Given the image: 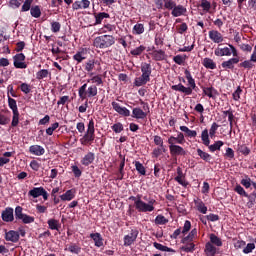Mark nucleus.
I'll use <instances>...</instances> for the list:
<instances>
[{
	"mask_svg": "<svg viewBox=\"0 0 256 256\" xmlns=\"http://www.w3.org/2000/svg\"><path fill=\"white\" fill-rule=\"evenodd\" d=\"M116 40L112 35L97 36L93 40V46L100 50H105L115 45Z\"/></svg>",
	"mask_w": 256,
	"mask_h": 256,
	"instance_id": "obj_3",
	"label": "nucleus"
},
{
	"mask_svg": "<svg viewBox=\"0 0 256 256\" xmlns=\"http://www.w3.org/2000/svg\"><path fill=\"white\" fill-rule=\"evenodd\" d=\"M7 103L9 105V108L11 109L12 113H19L17 101H15L14 98L8 96Z\"/></svg>",
	"mask_w": 256,
	"mask_h": 256,
	"instance_id": "obj_42",
	"label": "nucleus"
},
{
	"mask_svg": "<svg viewBox=\"0 0 256 256\" xmlns=\"http://www.w3.org/2000/svg\"><path fill=\"white\" fill-rule=\"evenodd\" d=\"M238 151L241 155L248 156L251 154V148H249L246 144H239Z\"/></svg>",
	"mask_w": 256,
	"mask_h": 256,
	"instance_id": "obj_49",
	"label": "nucleus"
},
{
	"mask_svg": "<svg viewBox=\"0 0 256 256\" xmlns=\"http://www.w3.org/2000/svg\"><path fill=\"white\" fill-rule=\"evenodd\" d=\"M19 89L21 90L22 93L24 94H30L32 91L31 85L28 83L22 82L21 85L19 86Z\"/></svg>",
	"mask_w": 256,
	"mask_h": 256,
	"instance_id": "obj_59",
	"label": "nucleus"
},
{
	"mask_svg": "<svg viewBox=\"0 0 256 256\" xmlns=\"http://www.w3.org/2000/svg\"><path fill=\"white\" fill-rule=\"evenodd\" d=\"M33 2H34V0H25L24 4H22V6H21V12L30 11L32 9Z\"/></svg>",
	"mask_w": 256,
	"mask_h": 256,
	"instance_id": "obj_58",
	"label": "nucleus"
},
{
	"mask_svg": "<svg viewBox=\"0 0 256 256\" xmlns=\"http://www.w3.org/2000/svg\"><path fill=\"white\" fill-rule=\"evenodd\" d=\"M94 18L96 19L95 25H100L103 19H110V14H108L107 12H99L94 15Z\"/></svg>",
	"mask_w": 256,
	"mask_h": 256,
	"instance_id": "obj_36",
	"label": "nucleus"
},
{
	"mask_svg": "<svg viewBox=\"0 0 256 256\" xmlns=\"http://www.w3.org/2000/svg\"><path fill=\"white\" fill-rule=\"evenodd\" d=\"M245 198H248V207L252 208L256 204V191H253L250 195L246 193V196H243Z\"/></svg>",
	"mask_w": 256,
	"mask_h": 256,
	"instance_id": "obj_48",
	"label": "nucleus"
},
{
	"mask_svg": "<svg viewBox=\"0 0 256 256\" xmlns=\"http://www.w3.org/2000/svg\"><path fill=\"white\" fill-rule=\"evenodd\" d=\"M214 55L217 57H230L232 56V52H230V47H222V44H219V46L215 48Z\"/></svg>",
	"mask_w": 256,
	"mask_h": 256,
	"instance_id": "obj_15",
	"label": "nucleus"
},
{
	"mask_svg": "<svg viewBox=\"0 0 256 256\" xmlns=\"http://www.w3.org/2000/svg\"><path fill=\"white\" fill-rule=\"evenodd\" d=\"M132 117L136 120H144L147 117V112H145L139 107H136L132 110Z\"/></svg>",
	"mask_w": 256,
	"mask_h": 256,
	"instance_id": "obj_24",
	"label": "nucleus"
},
{
	"mask_svg": "<svg viewBox=\"0 0 256 256\" xmlns=\"http://www.w3.org/2000/svg\"><path fill=\"white\" fill-rule=\"evenodd\" d=\"M82 248L78 246L76 243H73L72 245L68 246V248H65V251H68L69 253H73L75 255H78L81 253Z\"/></svg>",
	"mask_w": 256,
	"mask_h": 256,
	"instance_id": "obj_43",
	"label": "nucleus"
},
{
	"mask_svg": "<svg viewBox=\"0 0 256 256\" xmlns=\"http://www.w3.org/2000/svg\"><path fill=\"white\" fill-rule=\"evenodd\" d=\"M12 60L14 61V67L16 69L23 70L28 68L27 63H25V55L23 53L14 55V57H12Z\"/></svg>",
	"mask_w": 256,
	"mask_h": 256,
	"instance_id": "obj_7",
	"label": "nucleus"
},
{
	"mask_svg": "<svg viewBox=\"0 0 256 256\" xmlns=\"http://www.w3.org/2000/svg\"><path fill=\"white\" fill-rule=\"evenodd\" d=\"M150 77V75L142 74L140 77L134 79V86L141 87L146 85L148 82H150Z\"/></svg>",
	"mask_w": 256,
	"mask_h": 256,
	"instance_id": "obj_21",
	"label": "nucleus"
},
{
	"mask_svg": "<svg viewBox=\"0 0 256 256\" xmlns=\"http://www.w3.org/2000/svg\"><path fill=\"white\" fill-rule=\"evenodd\" d=\"M177 6L178 5L173 0L163 1V5H162V7H165V9H167V10H173V8H175Z\"/></svg>",
	"mask_w": 256,
	"mask_h": 256,
	"instance_id": "obj_60",
	"label": "nucleus"
},
{
	"mask_svg": "<svg viewBox=\"0 0 256 256\" xmlns=\"http://www.w3.org/2000/svg\"><path fill=\"white\" fill-rule=\"evenodd\" d=\"M145 32L144 24H136L133 26V35H142Z\"/></svg>",
	"mask_w": 256,
	"mask_h": 256,
	"instance_id": "obj_52",
	"label": "nucleus"
},
{
	"mask_svg": "<svg viewBox=\"0 0 256 256\" xmlns=\"http://www.w3.org/2000/svg\"><path fill=\"white\" fill-rule=\"evenodd\" d=\"M94 161H95V153H93V152H88L87 154H85V156L82 158V160H80V163H82V165H83L84 167H88V166H90Z\"/></svg>",
	"mask_w": 256,
	"mask_h": 256,
	"instance_id": "obj_22",
	"label": "nucleus"
},
{
	"mask_svg": "<svg viewBox=\"0 0 256 256\" xmlns=\"http://www.w3.org/2000/svg\"><path fill=\"white\" fill-rule=\"evenodd\" d=\"M5 241H9L11 243H18L20 240L19 232L15 230H5Z\"/></svg>",
	"mask_w": 256,
	"mask_h": 256,
	"instance_id": "obj_14",
	"label": "nucleus"
},
{
	"mask_svg": "<svg viewBox=\"0 0 256 256\" xmlns=\"http://www.w3.org/2000/svg\"><path fill=\"white\" fill-rule=\"evenodd\" d=\"M128 39L132 40L133 36H131V35L121 36L118 38V43L121 44L124 49H126L128 47V44H127Z\"/></svg>",
	"mask_w": 256,
	"mask_h": 256,
	"instance_id": "obj_55",
	"label": "nucleus"
},
{
	"mask_svg": "<svg viewBox=\"0 0 256 256\" xmlns=\"http://www.w3.org/2000/svg\"><path fill=\"white\" fill-rule=\"evenodd\" d=\"M208 243H210L211 245H214L216 247H222L223 246L222 239L219 238L215 234H210V242H208Z\"/></svg>",
	"mask_w": 256,
	"mask_h": 256,
	"instance_id": "obj_40",
	"label": "nucleus"
},
{
	"mask_svg": "<svg viewBox=\"0 0 256 256\" xmlns=\"http://www.w3.org/2000/svg\"><path fill=\"white\" fill-rule=\"evenodd\" d=\"M113 110L122 117H130L131 112L126 107H122L118 102L111 103Z\"/></svg>",
	"mask_w": 256,
	"mask_h": 256,
	"instance_id": "obj_10",
	"label": "nucleus"
},
{
	"mask_svg": "<svg viewBox=\"0 0 256 256\" xmlns=\"http://www.w3.org/2000/svg\"><path fill=\"white\" fill-rule=\"evenodd\" d=\"M139 236V230L134 229L131 230V233L124 236L123 241H124V246L130 247L131 245H134L137 237Z\"/></svg>",
	"mask_w": 256,
	"mask_h": 256,
	"instance_id": "obj_8",
	"label": "nucleus"
},
{
	"mask_svg": "<svg viewBox=\"0 0 256 256\" xmlns=\"http://www.w3.org/2000/svg\"><path fill=\"white\" fill-rule=\"evenodd\" d=\"M152 58L156 62H161L165 60V52L163 50H155L152 52Z\"/></svg>",
	"mask_w": 256,
	"mask_h": 256,
	"instance_id": "obj_33",
	"label": "nucleus"
},
{
	"mask_svg": "<svg viewBox=\"0 0 256 256\" xmlns=\"http://www.w3.org/2000/svg\"><path fill=\"white\" fill-rule=\"evenodd\" d=\"M204 252L206 256H215L217 255V247L212 245L210 242H206Z\"/></svg>",
	"mask_w": 256,
	"mask_h": 256,
	"instance_id": "obj_28",
	"label": "nucleus"
},
{
	"mask_svg": "<svg viewBox=\"0 0 256 256\" xmlns=\"http://www.w3.org/2000/svg\"><path fill=\"white\" fill-rule=\"evenodd\" d=\"M201 89L204 96L209 97L212 100L217 99V97L219 96L218 90L215 89L213 86H210V87L201 86Z\"/></svg>",
	"mask_w": 256,
	"mask_h": 256,
	"instance_id": "obj_11",
	"label": "nucleus"
},
{
	"mask_svg": "<svg viewBox=\"0 0 256 256\" xmlns=\"http://www.w3.org/2000/svg\"><path fill=\"white\" fill-rule=\"evenodd\" d=\"M256 62L252 61V60H244L243 62L238 64L239 68H243L244 70H253L255 68V64Z\"/></svg>",
	"mask_w": 256,
	"mask_h": 256,
	"instance_id": "obj_30",
	"label": "nucleus"
},
{
	"mask_svg": "<svg viewBox=\"0 0 256 256\" xmlns=\"http://www.w3.org/2000/svg\"><path fill=\"white\" fill-rule=\"evenodd\" d=\"M184 246H181V251L184 253H194L195 252V244L193 242L183 243Z\"/></svg>",
	"mask_w": 256,
	"mask_h": 256,
	"instance_id": "obj_35",
	"label": "nucleus"
},
{
	"mask_svg": "<svg viewBox=\"0 0 256 256\" xmlns=\"http://www.w3.org/2000/svg\"><path fill=\"white\" fill-rule=\"evenodd\" d=\"M76 197V190L70 189L66 191L63 195H60V200L63 202H70Z\"/></svg>",
	"mask_w": 256,
	"mask_h": 256,
	"instance_id": "obj_25",
	"label": "nucleus"
},
{
	"mask_svg": "<svg viewBox=\"0 0 256 256\" xmlns=\"http://www.w3.org/2000/svg\"><path fill=\"white\" fill-rule=\"evenodd\" d=\"M209 38L212 41V43L216 44L223 43L224 41L222 33H220L218 30L209 31Z\"/></svg>",
	"mask_w": 256,
	"mask_h": 256,
	"instance_id": "obj_18",
	"label": "nucleus"
},
{
	"mask_svg": "<svg viewBox=\"0 0 256 256\" xmlns=\"http://www.w3.org/2000/svg\"><path fill=\"white\" fill-rule=\"evenodd\" d=\"M71 103V99L69 98V96H62L59 98L58 102H56V105L60 106V105H67Z\"/></svg>",
	"mask_w": 256,
	"mask_h": 256,
	"instance_id": "obj_63",
	"label": "nucleus"
},
{
	"mask_svg": "<svg viewBox=\"0 0 256 256\" xmlns=\"http://www.w3.org/2000/svg\"><path fill=\"white\" fill-rule=\"evenodd\" d=\"M114 133L119 134L123 131V125L121 122H118L111 126Z\"/></svg>",
	"mask_w": 256,
	"mask_h": 256,
	"instance_id": "obj_64",
	"label": "nucleus"
},
{
	"mask_svg": "<svg viewBox=\"0 0 256 256\" xmlns=\"http://www.w3.org/2000/svg\"><path fill=\"white\" fill-rule=\"evenodd\" d=\"M169 223V220L165 218L164 215L158 214L155 219V224L156 225H166Z\"/></svg>",
	"mask_w": 256,
	"mask_h": 256,
	"instance_id": "obj_56",
	"label": "nucleus"
},
{
	"mask_svg": "<svg viewBox=\"0 0 256 256\" xmlns=\"http://www.w3.org/2000/svg\"><path fill=\"white\" fill-rule=\"evenodd\" d=\"M30 15H31V17H33L35 19L40 18L42 15L41 6L35 5V6L31 7Z\"/></svg>",
	"mask_w": 256,
	"mask_h": 256,
	"instance_id": "obj_38",
	"label": "nucleus"
},
{
	"mask_svg": "<svg viewBox=\"0 0 256 256\" xmlns=\"http://www.w3.org/2000/svg\"><path fill=\"white\" fill-rule=\"evenodd\" d=\"M134 167H136V171L138 174L145 176L146 175V169L143 164L140 163V161H134L133 162Z\"/></svg>",
	"mask_w": 256,
	"mask_h": 256,
	"instance_id": "obj_51",
	"label": "nucleus"
},
{
	"mask_svg": "<svg viewBox=\"0 0 256 256\" xmlns=\"http://www.w3.org/2000/svg\"><path fill=\"white\" fill-rule=\"evenodd\" d=\"M95 137V121L93 118H90L87 125V132L80 138V144L83 146L91 145L92 142L95 141Z\"/></svg>",
	"mask_w": 256,
	"mask_h": 256,
	"instance_id": "obj_4",
	"label": "nucleus"
},
{
	"mask_svg": "<svg viewBox=\"0 0 256 256\" xmlns=\"http://www.w3.org/2000/svg\"><path fill=\"white\" fill-rule=\"evenodd\" d=\"M89 237L94 241V245L97 248H101L103 246V238L100 233H92L89 235Z\"/></svg>",
	"mask_w": 256,
	"mask_h": 256,
	"instance_id": "obj_26",
	"label": "nucleus"
},
{
	"mask_svg": "<svg viewBox=\"0 0 256 256\" xmlns=\"http://www.w3.org/2000/svg\"><path fill=\"white\" fill-rule=\"evenodd\" d=\"M97 64L98 61L96 59H88L87 62L83 64L85 72H92Z\"/></svg>",
	"mask_w": 256,
	"mask_h": 256,
	"instance_id": "obj_27",
	"label": "nucleus"
},
{
	"mask_svg": "<svg viewBox=\"0 0 256 256\" xmlns=\"http://www.w3.org/2000/svg\"><path fill=\"white\" fill-rule=\"evenodd\" d=\"M224 146V142L222 140L215 141L214 144H209V151L214 153L215 151H220V149Z\"/></svg>",
	"mask_w": 256,
	"mask_h": 256,
	"instance_id": "obj_39",
	"label": "nucleus"
},
{
	"mask_svg": "<svg viewBox=\"0 0 256 256\" xmlns=\"http://www.w3.org/2000/svg\"><path fill=\"white\" fill-rule=\"evenodd\" d=\"M113 110L122 117H130L131 112L126 107H122L118 102L111 103Z\"/></svg>",
	"mask_w": 256,
	"mask_h": 256,
	"instance_id": "obj_9",
	"label": "nucleus"
},
{
	"mask_svg": "<svg viewBox=\"0 0 256 256\" xmlns=\"http://www.w3.org/2000/svg\"><path fill=\"white\" fill-rule=\"evenodd\" d=\"M185 78L187 80L188 86H184L182 83H178V85H172L171 89L176 92L184 93L185 96H190L193 94V91L198 93L199 88L196 86L195 79L193 78V75H191V72L186 69L184 71Z\"/></svg>",
	"mask_w": 256,
	"mask_h": 256,
	"instance_id": "obj_1",
	"label": "nucleus"
},
{
	"mask_svg": "<svg viewBox=\"0 0 256 256\" xmlns=\"http://www.w3.org/2000/svg\"><path fill=\"white\" fill-rule=\"evenodd\" d=\"M196 152L197 155H199L200 159H202L206 163H210V161L213 160V156H211L208 152H204L200 148H197Z\"/></svg>",
	"mask_w": 256,
	"mask_h": 256,
	"instance_id": "obj_31",
	"label": "nucleus"
},
{
	"mask_svg": "<svg viewBox=\"0 0 256 256\" xmlns=\"http://www.w3.org/2000/svg\"><path fill=\"white\" fill-rule=\"evenodd\" d=\"M198 7H201L206 13L211 9V3L208 0H201V3Z\"/></svg>",
	"mask_w": 256,
	"mask_h": 256,
	"instance_id": "obj_62",
	"label": "nucleus"
},
{
	"mask_svg": "<svg viewBox=\"0 0 256 256\" xmlns=\"http://www.w3.org/2000/svg\"><path fill=\"white\" fill-rule=\"evenodd\" d=\"M98 93V89L96 85L89 86L87 89V83L80 86L78 90V96L82 100H86L87 98L96 97Z\"/></svg>",
	"mask_w": 256,
	"mask_h": 256,
	"instance_id": "obj_5",
	"label": "nucleus"
},
{
	"mask_svg": "<svg viewBox=\"0 0 256 256\" xmlns=\"http://www.w3.org/2000/svg\"><path fill=\"white\" fill-rule=\"evenodd\" d=\"M186 59H188L187 55H176L173 57V62H175L178 66H182Z\"/></svg>",
	"mask_w": 256,
	"mask_h": 256,
	"instance_id": "obj_53",
	"label": "nucleus"
},
{
	"mask_svg": "<svg viewBox=\"0 0 256 256\" xmlns=\"http://www.w3.org/2000/svg\"><path fill=\"white\" fill-rule=\"evenodd\" d=\"M45 192L43 187L40 188H33L28 192V195L33 198H39Z\"/></svg>",
	"mask_w": 256,
	"mask_h": 256,
	"instance_id": "obj_37",
	"label": "nucleus"
},
{
	"mask_svg": "<svg viewBox=\"0 0 256 256\" xmlns=\"http://www.w3.org/2000/svg\"><path fill=\"white\" fill-rule=\"evenodd\" d=\"M197 235H198V230L192 229L185 238H182L181 243L185 244L186 242H193Z\"/></svg>",
	"mask_w": 256,
	"mask_h": 256,
	"instance_id": "obj_32",
	"label": "nucleus"
},
{
	"mask_svg": "<svg viewBox=\"0 0 256 256\" xmlns=\"http://www.w3.org/2000/svg\"><path fill=\"white\" fill-rule=\"evenodd\" d=\"M186 8L182 4H178L171 9V15L175 18L185 15Z\"/></svg>",
	"mask_w": 256,
	"mask_h": 256,
	"instance_id": "obj_19",
	"label": "nucleus"
},
{
	"mask_svg": "<svg viewBox=\"0 0 256 256\" xmlns=\"http://www.w3.org/2000/svg\"><path fill=\"white\" fill-rule=\"evenodd\" d=\"M128 200L134 202V208L140 213L153 212L155 210L156 200H150V203H145L141 200V195L129 196Z\"/></svg>",
	"mask_w": 256,
	"mask_h": 256,
	"instance_id": "obj_2",
	"label": "nucleus"
},
{
	"mask_svg": "<svg viewBox=\"0 0 256 256\" xmlns=\"http://www.w3.org/2000/svg\"><path fill=\"white\" fill-rule=\"evenodd\" d=\"M180 131L185 132L186 136L190 138H195L198 135L195 130H191L187 126H180Z\"/></svg>",
	"mask_w": 256,
	"mask_h": 256,
	"instance_id": "obj_45",
	"label": "nucleus"
},
{
	"mask_svg": "<svg viewBox=\"0 0 256 256\" xmlns=\"http://www.w3.org/2000/svg\"><path fill=\"white\" fill-rule=\"evenodd\" d=\"M86 59H87L86 48H80V50L73 55V60L77 62V65L81 64Z\"/></svg>",
	"mask_w": 256,
	"mask_h": 256,
	"instance_id": "obj_16",
	"label": "nucleus"
},
{
	"mask_svg": "<svg viewBox=\"0 0 256 256\" xmlns=\"http://www.w3.org/2000/svg\"><path fill=\"white\" fill-rule=\"evenodd\" d=\"M48 226L49 229L56 231H58L61 228V224L59 223V221L54 218L48 220Z\"/></svg>",
	"mask_w": 256,
	"mask_h": 256,
	"instance_id": "obj_44",
	"label": "nucleus"
},
{
	"mask_svg": "<svg viewBox=\"0 0 256 256\" xmlns=\"http://www.w3.org/2000/svg\"><path fill=\"white\" fill-rule=\"evenodd\" d=\"M209 135L210 133H208V129H204V131H202L201 133L202 144H204L205 146H209L210 144Z\"/></svg>",
	"mask_w": 256,
	"mask_h": 256,
	"instance_id": "obj_50",
	"label": "nucleus"
},
{
	"mask_svg": "<svg viewBox=\"0 0 256 256\" xmlns=\"http://www.w3.org/2000/svg\"><path fill=\"white\" fill-rule=\"evenodd\" d=\"M91 5V2L88 0H82V1H75L72 4L73 11H77L79 9H89Z\"/></svg>",
	"mask_w": 256,
	"mask_h": 256,
	"instance_id": "obj_20",
	"label": "nucleus"
},
{
	"mask_svg": "<svg viewBox=\"0 0 256 256\" xmlns=\"http://www.w3.org/2000/svg\"><path fill=\"white\" fill-rule=\"evenodd\" d=\"M168 149L172 157L185 156L187 154L186 150L180 145L168 146Z\"/></svg>",
	"mask_w": 256,
	"mask_h": 256,
	"instance_id": "obj_13",
	"label": "nucleus"
},
{
	"mask_svg": "<svg viewBox=\"0 0 256 256\" xmlns=\"http://www.w3.org/2000/svg\"><path fill=\"white\" fill-rule=\"evenodd\" d=\"M165 146H158L157 148L153 149L152 157L153 158H159L160 155H163V153H166Z\"/></svg>",
	"mask_w": 256,
	"mask_h": 256,
	"instance_id": "obj_47",
	"label": "nucleus"
},
{
	"mask_svg": "<svg viewBox=\"0 0 256 256\" xmlns=\"http://www.w3.org/2000/svg\"><path fill=\"white\" fill-rule=\"evenodd\" d=\"M49 71L46 70V69H41L40 71L36 72V79L41 81L43 80L44 78H47L48 75H49Z\"/></svg>",
	"mask_w": 256,
	"mask_h": 256,
	"instance_id": "obj_57",
	"label": "nucleus"
},
{
	"mask_svg": "<svg viewBox=\"0 0 256 256\" xmlns=\"http://www.w3.org/2000/svg\"><path fill=\"white\" fill-rule=\"evenodd\" d=\"M29 153L31 155L42 156L45 153V149L41 145L34 144L29 147Z\"/></svg>",
	"mask_w": 256,
	"mask_h": 256,
	"instance_id": "obj_23",
	"label": "nucleus"
},
{
	"mask_svg": "<svg viewBox=\"0 0 256 256\" xmlns=\"http://www.w3.org/2000/svg\"><path fill=\"white\" fill-rule=\"evenodd\" d=\"M146 50V47L144 45L139 46L138 48H134L130 54L134 57L140 56L144 53Z\"/></svg>",
	"mask_w": 256,
	"mask_h": 256,
	"instance_id": "obj_54",
	"label": "nucleus"
},
{
	"mask_svg": "<svg viewBox=\"0 0 256 256\" xmlns=\"http://www.w3.org/2000/svg\"><path fill=\"white\" fill-rule=\"evenodd\" d=\"M2 221L9 223L14 221V210L12 207H7L5 210H2L1 213Z\"/></svg>",
	"mask_w": 256,
	"mask_h": 256,
	"instance_id": "obj_12",
	"label": "nucleus"
},
{
	"mask_svg": "<svg viewBox=\"0 0 256 256\" xmlns=\"http://www.w3.org/2000/svg\"><path fill=\"white\" fill-rule=\"evenodd\" d=\"M15 218L16 220H21L24 224H32L35 221L33 216L23 213L22 206H16L15 208Z\"/></svg>",
	"mask_w": 256,
	"mask_h": 256,
	"instance_id": "obj_6",
	"label": "nucleus"
},
{
	"mask_svg": "<svg viewBox=\"0 0 256 256\" xmlns=\"http://www.w3.org/2000/svg\"><path fill=\"white\" fill-rule=\"evenodd\" d=\"M141 73L142 75L151 76L152 68L150 63H142L141 64Z\"/></svg>",
	"mask_w": 256,
	"mask_h": 256,
	"instance_id": "obj_46",
	"label": "nucleus"
},
{
	"mask_svg": "<svg viewBox=\"0 0 256 256\" xmlns=\"http://www.w3.org/2000/svg\"><path fill=\"white\" fill-rule=\"evenodd\" d=\"M153 247H155V249L161 251V252H167V253H175V250L172 248H169L167 246H163L162 244L158 243V242H153Z\"/></svg>",
	"mask_w": 256,
	"mask_h": 256,
	"instance_id": "obj_41",
	"label": "nucleus"
},
{
	"mask_svg": "<svg viewBox=\"0 0 256 256\" xmlns=\"http://www.w3.org/2000/svg\"><path fill=\"white\" fill-rule=\"evenodd\" d=\"M50 30L53 32V33H58L59 31H61V23L57 22V21H52V23H50Z\"/></svg>",
	"mask_w": 256,
	"mask_h": 256,
	"instance_id": "obj_61",
	"label": "nucleus"
},
{
	"mask_svg": "<svg viewBox=\"0 0 256 256\" xmlns=\"http://www.w3.org/2000/svg\"><path fill=\"white\" fill-rule=\"evenodd\" d=\"M240 61H241V59H239V57H233L231 59H228V60L222 62L221 67L224 70H233L234 65L238 64Z\"/></svg>",
	"mask_w": 256,
	"mask_h": 256,
	"instance_id": "obj_17",
	"label": "nucleus"
},
{
	"mask_svg": "<svg viewBox=\"0 0 256 256\" xmlns=\"http://www.w3.org/2000/svg\"><path fill=\"white\" fill-rule=\"evenodd\" d=\"M202 66H204L206 69H209V70L217 69V64L213 61V59H210V58H205L202 61Z\"/></svg>",
	"mask_w": 256,
	"mask_h": 256,
	"instance_id": "obj_34",
	"label": "nucleus"
},
{
	"mask_svg": "<svg viewBox=\"0 0 256 256\" xmlns=\"http://www.w3.org/2000/svg\"><path fill=\"white\" fill-rule=\"evenodd\" d=\"M194 204L197 211L201 212L202 214H207L208 207L205 206L204 202L201 199H195Z\"/></svg>",
	"mask_w": 256,
	"mask_h": 256,
	"instance_id": "obj_29",
	"label": "nucleus"
}]
</instances>
